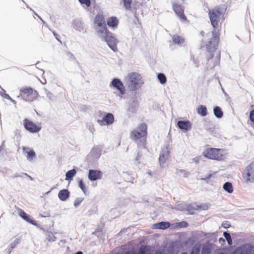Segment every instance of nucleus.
Instances as JSON below:
<instances>
[{"label": "nucleus", "instance_id": "f257e3e1", "mask_svg": "<svg viewBox=\"0 0 254 254\" xmlns=\"http://www.w3.org/2000/svg\"><path fill=\"white\" fill-rule=\"evenodd\" d=\"M221 14L222 13L219 8L215 7L212 10L209 9V19L214 30L212 31V38L206 45L207 52L206 59L209 62L215 57L213 64V67L219 64L220 60V51H217V47L219 40V30L217 28Z\"/></svg>", "mask_w": 254, "mask_h": 254}, {"label": "nucleus", "instance_id": "f03ea898", "mask_svg": "<svg viewBox=\"0 0 254 254\" xmlns=\"http://www.w3.org/2000/svg\"><path fill=\"white\" fill-rule=\"evenodd\" d=\"M147 126L145 123L138 125L136 129L130 133V138L137 142L138 146L140 148L146 149V137L147 133Z\"/></svg>", "mask_w": 254, "mask_h": 254}, {"label": "nucleus", "instance_id": "7ed1b4c3", "mask_svg": "<svg viewBox=\"0 0 254 254\" xmlns=\"http://www.w3.org/2000/svg\"><path fill=\"white\" fill-rule=\"evenodd\" d=\"M221 232L216 231L213 233H205L201 231L196 230L190 232V234L186 233H181L179 234V238H223Z\"/></svg>", "mask_w": 254, "mask_h": 254}, {"label": "nucleus", "instance_id": "20e7f679", "mask_svg": "<svg viewBox=\"0 0 254 254\" xmlns=\"http://www.w3.org/2000/svg\"><path fill=\"white\" fill-rule=\"evenodd\" d=\"M99 34L98 36L100 39L104 42H105L109 47L112 49L114 52L118 51L117 44L119 43V40L115 37L114 34L110 32L108 29L105 31H98Z\"/></svg>", "mask_w": 254, "mask_h": 254}, {"label": "nucleus", "instance_id": "39448f33", "mask_svg": "<svg viewBox=\"0 0 254 254\" xmlns=\"http://www.w3.org/2000/svg\"><path fill=\"white\" fill-rule=\"evenodd\" d=\"M127 82L128 88L131 91L138 90L144 83L142 77L136 72H132L128 74Z\"/></svg>", "mask_w": 254, "mask_h": 254}, {"label": "nucleus", "instance_id": "423d86ee", "mask_svg": "<svg viewBox=\"0 0 254 254\" xmlns=\"http://www.w3.org/2000/svg\"><path fill=\"white\" fill-rule=\"evenodd\" d=\"M38 95V92L30 87H23L20 89L19 94L17 98H20L23 100L31 102L36 99Z\"/></svg>", "mask_w": 254, "mask_h": 254}, {"label": "nucleus", "instance_id": "0eeeda50", "mask_svg": "<svg viewBox=\"0 0 254 254\" xmlns=\"http://www.w3.org/2000/svg\"><path fill=\"white\" fill-rule=\"evenodd\" d=\"M224 152V151L222 149L209 148L203 151V155L210 159L221 161L225 157Z\"/></svg>", "mask_w": 254, "mask_h": 254}, {"label": "nucleus", "instance_id": "6e6552de", "mask_svg": "<svg viewBox=\"0 0 254 254\" xmlns=\"http://www.w3.org/2000/svg\"><path fill=\"white\" fill-rule=\"evenodd\" d=\"M95 30L97 34H99V30L104 31L108 29L104 17L101 14H97L94 20Z\"/></svg>", "mask_w": 254, "mask_h": 254}, {"label": "nucleus", "instance_id": "1a4fd4ad", "mask_svg": "<svg viewBox=\"0 0 254 254\" xmlns=\"http://www.w3.org/2000/svg\"><path fill=\"white\" fill-rule=\"evenodd\" d=\"M243 176L246 183L254 182V161L246 167Z\"/></svg>", "mask_w": 254, "mask_h": 254}, {"label": "nucleus", "instance_id": "9d476101", "mask_svg": "<svg viewBox=\"0 0 254 254\" xmlns=\"http://www.w3.org/2000/svg\"><path fill=\"white\" fill-rule=\"evenodd\" d=\"M110 87H113L118 90L122 95L126 93L125 87L122 80L119 78H115L113 79L110 82Z\"/></svg>", "mask_w": 254, "mask_h": 254}, {"label": "nucleus", "instance_id": "9b49d317", "mask_svg": "<svg viewBox=\"0 0 254 254\" xmlns=\"http://www.w3.org/2000/svg\"><path fill=\"white\" fill-rule=\"evenodd\" d=\"M23 124L25 128L31 133L38 132L41 129V127L37 126L32 121L25 119L23 121Z\"/></svg>", "mask_w": 254, "mask_h": 254}, {"label": "nucleus", "instance_id": "f8f14e48", "mask_svg": "<svg viewBox=\"0 0 254 254\" xmlns=\"http://www.w3.org/2000/svg\"><path fill=\"white\" fill-rule=\"evenodd\" d=\"M169 145H166L164 148L162 149L159 158L160 165L161 167H163L167 159L170 156Z\"/></svg>", "mask_w": 254, "mask_h": 254}, {"label": "nucleus", "instance_id": "ddd939ff", "mask_svg": "<svg viewBox=\"0 0 254 254\" xmlns=\"http://www.w3.org/2000/svg\"><path fill=\"white\" fill-rule=\"evenodd\" d=\"M172 6L173 10L178 16L179 17L181 20L182 21H186L187 17L184 14V10L183 6L180 4L174 2L172 3Z\"/></svg>", "mask_w": 254, "mask_h": 254}, {"label": "nucleus", "instance_id": "4468645a", "mask_svg": "<svg viewBox=\"0 0 254 254\" xmlns=\"http://www.w3.org/2000/svg\"><path fill=\"white\" fill-rule=\"evenodd\" d=\"M88 177L89 180L91 181H94L102 178V173L100 170L90 169Z\"/></svg>", "mask_w": 254, "mask_h": 254}, {"label": "nucleus", "instance_id": "2eb2a0df", "mask_svg": "<svg viewBox=\"0 0 254 254\" xmlns=\"http://www.w3.org/2000/svg\"><path fill=\"white\" fill-rule=\"evenodd\" d=\"M23 152L24 154H26V157L28 161H32L34 158H36V153L33 149L29 147L24 146L22 148Z\"/></svg>", "mask_w": 254, "mask_h": 254}, {"label": "nucleus", "instance_id": "dca6fc26", "mask_svg": "<svg viewBox=\"0 0 254 254\" xmlns=\"http://www.w3.org/2000/svg\"><path fill=\"white\" fill-rule=\"evenodd\" d=\"M19 216L24 220H25L28 223L32 224L34 226H38V223L37 222L34 220L29 214L26 213L25 211L22 210V209H20L19 212Z\"/></svg>", "mask_w": 254, "mask_h": 254}, {"label": "nucleus", "instance_id": "f3484780", "mask_svg": "<svg viewBox=\"0 0 254 254\" xmlns=\"http://www.w3.org/2000/svg\"><path fill=\"white\" fill-rule=\"evenodd\" d=\"M178 127L181 130L188 131L191 128V124L190 121L180 120L177 122Z\"/></svg>", "mask_w": 254, "mask_h": 254}, {"label": "nucleus", "instance_id": "a211bd4d", "mask_svg": "<svg viewBox=\"0 0 254 254\" xmlns=\"http://www.w3.org/2000/svg\"><path fill=\"white\" fill-rule=\"evenodd\" d=\"M134 235L133 232L131 231V228L128 227L122 229L117 234V236L125 237V238H132Z\"/></svg>", "mask_w": 254, "mask_h": 254}, {"label": "nucleus", "instance_id": "6ab92c4d", "mask_svg": "<svg viewBox=\"0 0 254 254\" xmlns=\"http://www.w3.org/2000/svg\"><path fill=\"white\" fill-rule=\"evenodd\" d=\"M252 247L250 245H246L237 248L233 254H250Z\"/></svg>", "mask_w": 254, "mask_h": 254}, {"label": "nucleus", "instance_id": "aec40b11", "mask_svg": "<svg viewBox=\"0 0 254 254\" xmlns=\"http://www.w3.org/2000/svg\"><path fill=\"white\" fill-rule=\"evenodd\" d=\"M152 228L156 229L165 230L169 228H171V224L169 222L161 221L154 224Z\"/></svg>", "mask_w": 254, "mask_h": 254}, {"label": "nucleus", "instance_id": "412c9836", "mask_svg": "<svg viewBox=\"0 0 254 254\" xmlns=\"http://www.w3.org/2000/svg\"><path fill=\"white\" fill-rule=\"evenodd\" d=\"M70 192L67 189H63L58 193L59 198L63 201H66L69 197Z\"/></svg>", "mask_w": 254, "mask_h": 254}, {"label": "nucleus", "instance_id": "4be33fe9", "mask_svg": "<svg viewBox=\"0 0 254 254\" xmlns=\"http://www.w3.org/2000/svg\"><path fill=\"white\" fill-rule=\"evenodd\" d=\"M72 25L73 28L77 31L81 32L83 30L84 27L83 23L78 19L73 20L72 22Z\"/></svg>", "mask_w": 254, "mask_h": 254}, {"label": "nucleus", "instance_id": "5701e85b", "mask_svg": "<svg viewBox=\"0 0 254 254\" xmlns=\"http://www.w3.org/2000/svg\"><path fill=\"white\" fill-rule=\"evenodd\" d=\"M189 224L187 221H182L180 222L171 224V229H176L178 228H187Z\"/></svg>", "mask_w": 254, "mask_h": 254}, {"label": "nucleus", "instance_id": "b1692460", "mask_svg": "<svg viewBox=\"0 0 254 254\" xmlns=\"http://www.w3.org/2000/svg\"><path fill=\"white\" fill-rule=\"evenodd\" d=\"M107 23L109 27L115 28L118 25L119 20L116 17L112 16L108 19Z\"/></svg>", "mask_w": 254, "mask_h": 254}, {"label": "nucleus", "instance_id": "393cba45", "mask_svg": "<svg viewBox=\"0 0 254 254\" xmlns=\"http://www.w3.org/2000/svg\"><path fill=\"white\" fill-rule=\"evenodd\" d=\"M103 118L106 125H110L114 122V117L112 113H107Z\"/></svg>", "mask_w": 254, "mask_h": 254}, {"label": "nucleus", "instance_id": "a878e982", "mask_svg": "<svg viewBox=\"0 0 254 254\" xmlns=\"http://www.w3.org/2000/svg\"><path fill=\"white\" fill-rule=\"evenodd\" d=\"M213 113L216 118L221 119L223 117V112L219 106H215L213 108Z\"/></svg>", "mask_w": 254, "mask_h": 254}, {"label": "nucleus", "instance_id": "bb28decb", "mask_svg": "<svg viewBox=\"0 0 254 254\" xmlns=\"http://www.w3.org/2000/svg\"><path fill=\"white\" fill-rule=\"evenodd\" d=\"M77 172L75 169L68 170L65 174V180L71 181L76 175Z\"/></svg>", "mask_w": 254, "mask_h": 254}, {"label": "nucleus", "instance_id": "cd10ccee", "mask_svg": "<svg viewBox=\"0 0 254 254\" xmlns=\"http://www.w3.org/2000/svg\"><path fill=\"white\" fill-rule=\"evenodd\" d=\"M197 113L200 115L202 117H205L207 115V110L205 106L200 105L197 108Z\"/></svg>", "mask_w": 254, "mask_h": 254}, {"label": "nucleus", "instance_id": "c85d7f7f", "mask_svg": "<svg viewBox=\"0 0 254 254\" xmlns=\"http://www.w3.org/2000/svg\"><path fill=\"white\" fill-rule=\"evenodd\" d=\"M223 189L228 193H231L233 191V187L231 183L227 182L223 185Z\"/></svg>", "mask_w": 254, "mask_h": 254}, {"label": "nucleus", "instance_id": "c756f323", "mask_svg": "<svg viewBox=\"0 0 254 254\" xmlns=\"http://www.w3.org/2000/svg\"><path fill=\"white\" fill-rule=\"evenodd\" d=\"M187 208V204L185 202L178 204L174 207H172V209L181 211H185Z\"/></svg>", "mask_w": 254, "mask_h": 254}, {"label": "nucleus", "instance_id": "7c9ffc66", "mask_svg": "<svg viewBox=\"0 0 254 254\" xmlns=\"http://www.w3.org/2000/svg\"><path fill=\"white\" fill-rule=\"evenodd\" d=\"M19 243V239H16L13 243H11L9 247L6 250L8 252V254H10L12 249H14Z\"/></svg>", "mask_w": 254, "mask_h": 254}, {"label": "nucleus", "instance_id": "2f4dec72", "mask_svg": "<svg viewBox=\"0 0 254 254\" xmlns=\"http://www.w3.org/2000/svg\"><path fill=\"white\" fill-rule=\"evenodd\" d=\"M172 40L175 44H180L183 43L184 41V39L180 36L174 35L172 37Z\"/></svg>", "mask_w": 254, "mask_h": 254}, {"label": "nucleus", "instance_id": "473e14b6", "mask_svg": "<svg viewBox=\"0 0 254 254\" xmlns=\"http://www.w3.org/2000/svg\"><path fill=\"white\" fill-rule=\"evenodd\" d=\"M157 78L161 84H164L167 81L165 75L163 73H159L157 75Z\"/></svg>", "mask_w": 254, "mask_h": 254}, {"label": "nucleus", "instance_id": "72a5a7b5", "mask_svg": "<svg viewBox=\"0 0 254 254\" xmlns=\"http://www.w3.org/2000/svg\"><path fill=\"white\" fill-rule=\"evenodd\" d=\"M195 210H197V207L195 205L192 204H187V208L186 210L188 211L190 214H193V211Z\"/></svg>", "mask_w": 254, "mask_h": 254}, {"label": "nucleus", "instance_id": "f704fd0d", "mask_svg": "<svg viewBox=\"0 0 254 254\" xmlns=\"http://www.w3.org/2000/svg\"><path fill=\"white\" fill-rule=\"evenodd\" d=\"M78 186L80 189L82 190L85 194H86L87 190L86 187L82 180L80 179L78 181Z\"/></svg>", "mask_w": 254, "mask_h": 254}, {"label": "nucleus", "instance_id": "c9c22d12", "mask_svg": "<svg viewBox=\"0 0 254 254\" xmlns=\"http://www.w3.org/2000/svg\"><path fill=\"white\" fill-rule=\"evenodd\" d=\"M92 234L95 235L98 238H102V236L103 234V231L102 228H97L96 230L92 233Z\"/></svg>", "mask_w": 254, "mask_h": 254}, {"label": "nucleus", "instance_id": "e433bc0d", "mask_svg": "<svg viewBox=\"0 0 254 254\" xmlns=\"http://www.w3.org/2000/svg\"><path fill=\"white\" fill-rule=\"evenodd\" d=\"M149 248L147 246H142L139 250L137 254H146V253L149 251Z\"/></svg>", "mask_w": 254, "mask_h": 254}, {"label": "nucleus", "instance_id": "4c0bfd02", "mask_svg": "<svg viewBox=\"0 0 254 254\" xmlns=\"http://www.w3.org/2000/svg\"><path fill=\"white\" fill-rule=\"evenodd\" d=\"M81 5H85L87 7H89L91 5L90 0H78Z\"/></svg>", "mask_w": 254, "mask_h": 254}, {"label": "nucleus", "instance_id": "58836bf2", "mask_svg": "<svg viewBox=\"0 0 254 254\" xmlns=\"http://www.w3.org/2000/svg\"><path fill=\"white\" fill-rule=\"evenodd\" d=\"M137 107L134 106L133 104L130 103L129 104V106L127 109V111L128 112H131L132 113H134L136 112L137 110Z\"/></svg>", "mask_w": 254, "mask_h": 254}, {"label": "nucleus", "instance_id": "ea45409f", "mask_svg": "<svg viewBox=\"0 0 254 254\" xmlns=\"http://www.w3.org/2000/svg\"><path fill=\"white\" fill-rule=\"evenodd\" d=\"M123 2L125 8L128 10L130 9L131 8L130 5L132 2V0H124Z\"/></svg>", "mask_w": 254, "mask_h": 254}, {"label": "nucleus", "instance_id": "a19ab883", "mask_svg": "<svg viewBox=\"0 0 254 254\" xmlns=\"http://www.w3.org/2000/svg\"><path fill=\"white\" fill-rule=\"evenodd\" d=\"M83 200H84L83 198H81V197L76 198L74 201V206L75 207H78L80 204V203L83 201Z\"/></svg>", "mask_w": 254, "mask_h": 254}, {"label": "nucleus", "instance_id": "79ce46f5", "mask_svg": "<svg viewBox=\"0 0 254 254\" xmlns=\"http://www.w3.org/2000/svg\"><path fill=\"white\" fill-rule=\"evenodd\" d=\"M200 248L197 246H194L191 249L190 254H199Z\"/></svg>", "mask_w": 254, "mask_h": 254}, {"label": "nucleus", "instance_id": "37998d69", "mask_svg": "<svg viewBox=\"0 0 254 254\" xmlns=\"http://www.w3.org/2000/svg\"><path fill=\"white\" fill-rule=\"evenodd\" d=\"M195 206L197 207V209H200L203 210H206L208 209V206L207 204H201V205H198L195 204Z\"/></svg>", "mask_w": 254, "mask_h": 254}, {"label": "nucleus", "instance_id": "c03bdc74", "mask_svg": "<svg viewBox=\"0 0 254 254\" xmlns=\"http://www.w3.org/2000/svg\"><path fill=\"white\" fill-rule=\"evenodd\" d=\"M45 92L48 98L50 100H53L54 99V95L52 93L48 91L47 89H45Z\"/></svg>", "mask_w": 254, "mask_h": 254}, {"label": "nucleus", "instance_id": "a18cd8bd", "mask_svg": "<svg viewBox=\"0 0 254 254\" xmlns=\"http://www.w3.org/2000/svg\"><path fill=\"white\" fill-rule=\"evenodd\" d=\"M91 154H95L96 155V157L99 158L100 156V154L99 153V150L97 148H93L92 151L90 152Z\"/></svg>", "mask_w": 254, "mask_h": 254}, {"label": "nucleus", "instance_id": "49530a36", "mask_svg": "<svg viewBox=\"0 0 254 254\" xmlns=\"http://www.w3.org/2000/svg\"><path fill=\"white\" fill-rule=\"evenodd\" d=\"M49 29L52 31V32L53 33L54 37H55V38L59 41L60 42V43H62L61 41L60 40V35L59 34H58L54 30H52V29H51L50 28H49Z\"/></svg>", "mask_w": 254, "mask_h": 254}, {"label": "nucleus", "instance_id": "de8ad7c7", "mask_svg": "<svg viewBox=\"0 0 254 254\" xmlns=\"http://www.w3.org/2000/svg\"><path fill=\"white\" fill-rule=\"evenodd\" d=\"M210 249L205 247H203L201 251V254H210Z\"/></svg>", "mask_w": 254, "mask_h": 254}, {"label": "nucleus", "instance_id": "09e8293b", "mask_svg": "<svg viewBox=\"0 0 254 254\" xmlns=\"http://www.w3.org/2000/svg\"><path fill=\"white\" fill-rule=\"evenodd\" d=\"M132 102L131 103L133 104L134 106L138 108V101L137 98L135 96L131 98Z\"/></svg>", "mask_w": 254, "mask_h": 254}, {"label": "nucleus", "instance_id": "8fccbe9b", "mask_svg": "<svg viewBox=\"0 0 254 254\" xmlns=\"http://www.w3.org/2000/svg\"><path fill=\"white\" fill-rule=\"evenodd\" d=\"M221 226L224 228L227 229V228L230 227L231 224L229 221H225L222 223Z\"/></svg>", "mask_w": 254, "mask_h": 254}, {"label": "nucleus", "instance_id": "3c124183", "mask_svg": "<svg viewBox=\"0 0 254 254\" xmlns=\"http://www.w3.org/2000/svg\"><path fill=\"white\" fill-rule=\"evenodd\" d=\"M191 61H192L193 63V64H195V66L196 67H198L199 66V61L195 59L194 56H191Z\"/></svg>", "mask_w": 254, "mask_h": 254}, {"label": "nucleus", "instance_id": "603ef678", "mask_svg": "<svg viewBox=\"0 0 254 254\" xmlns=\"http://www.w3.org/2000/svg\"><path fill=\"white\" fill-rule=\"evenodd\" d=\"M142 152L140 150H139L138 151V153H137V156H136L135 158V161L136 162H138L140 159L141 158V157H142Z\"/></svg>", "mask_w": 254, "mask_h": 254}, {"label": "nucleus", "instance_id": "864d4df0", "mask_svg": "<svg viewBox=\"0 0 254 254\" xmlns=\"http://www.w3.org/2000/svg\"><path fill=\"white\" fill-rule=\"evenodd\" d=\"M250 120L254 124V110H252L250 113Z\"/></svg>", "mask_w": 254, "mask_h": 254}, {"label": "nucleus", "instance_id": "5fc2aeb1", "mask_svg": "<svg viewBox=\"0 0 254 254\" xmlns=\"http://www.w3.org/2000/svg\"><path fill=\"white\" fill-rule=\"evenodd\" d=\"M2 93H3L2 92H0V95L2 97H3L5 99H6L9 100H11V98L10 97V96L8 94L5 93L4 94H3Z\"/></svg>", "mask_w": 254, "mask_h": 254}, {"label": "nucleus", "instance_id": "6e6d98bb", "mask_svg": "<svg viewBox=\"0 0 254 254\" xmlns=\"http://www.w3.org/2000/svg\"><path fill=\"white\" fill-rule=\"evenodd\" d=\"M223 236L224 237V238H231L230 234L227 231L224 232Z\"/></svg>", "mask_w": 254, "mask_h": 254}, {"label": "nucleus", "instance_id": "4d7b16f0", "mask_svg": "<svg viewBox=\"0 0 254 254\" xmlns=\"http://www.w3.org/2000/svg\"><path fill=\"white\" fill-rule=\"evenodd\" d=\"M201 158V156H197L194 157L192 159L193 162H195L196 164H198L199 162L200 159Z\"/></svg>", "mask_w": 254, "mask_h": 254}, {"label": "nucleus", "instance_id": "13d9d810", "mask_svg": "<svg viewBox=\"0 0 254 254\" xmlns=\"http://www.w3.org/2000/svg\"><path fill=\"white\" fill-rule=\"evenodd\" d=\"M97 122L100 126H104L106 125L105 121H104V118H103L102 120H98Z\"/></svg>", "mask_w": 254, "mask_h": 254}, {"label": "nucleus", "instance_id": "bf43d9fd", "mask_svg": "<svg viewBox=\"0 0 254 254\" xmlns=\"http://www.w3.org/2000/svg\"><path fill=\"white\" fill-rule=\"evenodd\" d=\"M181 172H182V173H184V177H187L189 175V173L185 170H180V171Z\"/></svg>", "mask_w": 254, "mask_h": 254}, {"label": "nucleus", "instance_id": "052dcab7", "mask_svg": "<svg viewBox=\"0 0 254 254\" xmlns=\"http://www.w3.org/2000/svg\"><path fill=\"white\" fill-rule=\"evenodd\" d=\"M212 174H209L208 175L206 176L204 178H202L201 180L207 181L209 180L212 177Z\"/></svg>", "mask_w": 254, "mask_h": 254}, {"label": "nucleus", "instance_id": "680f3d73", "mask_svg": "<svg viewBox=\"0 0 254 254\" xmlns=\"http://www.w3.org/2000/svg\"><path fill=\"white\" fill-rule=\"evenodd\" d=\"M18 177H19V174H18V173L14 174L13 175L10 176V178L12 179Z\"/></svg>", "mask_w": 254, "mask_h": 254}, {"label": "nucleus", "instance_id": "e2e57ef3", "mask_svg": "<svg viewBox=\"0 0 254 254\" xmlns=\"http://www.w3.org/2000/svg\"><path fill=\"white\" fill-rule=\"evenodd\" d=\"M205 128H206L208 131H209L210 132H211V133H212V132L214 130V127H210V128H206V127H205Z\"/></svg>", "mask_w": 254, "mask_h": 254}, {"label": "nucleus", "instance_id": "0e129e2a", "mask_svg": "<svg viewBox=\"0 0 254 254\" xmlns=\"http://www.w3.org/2000/svg\"><path fill=\"white\" fill-rule=\"evenodd\" d=\"M28 176V174L26 173H21L20 174H19V177L23 178L24 176Z\"/></svg>", "mask_w": 254, "mask_h": 254}, {"label": "nucleus", "instance_id": "69168bd1", "mask_svg": "<svg viewBox=\"0 0 254 254\" xmlns=\"http://www.w3.org/2000/svg\"><path fill=\"white\" fill-rule=\"evenodd\" d=\"M89 130L92 133L95 130L94 127L93 126H92V127L90 126L89 127Z\"/></svg>", "mask_w": 254, "mask_h": 254}, {"label": "nucleus", "instance_id": "338daca9", "mask_svg": "<svg viewBox=\"0 0 254 254\" xmlns=\"http://www.w3.org/2000/svg\"><path fill=\"white\" fill-rule=\"evenodd\" d=\"M229 245H231L233 244L232 240L233 239H226Z\"/></svg>", "mask_w": 254, "mask_h": 254}, {"label": "nucleus", "instance_id": "774afa93", "mask_svg": "<svg viewBox=\"0 0 254 254\" xmlns=\"http://www.w3.org/2000/svg\"><path fill=\"white\" fill-rule=\"evenodd\" d=\"M222 91H223L225 96L229 98L228 94L225 91L224 89L223 88H222Z\"/></svg>", "mask_w": 254, "mask_h": 254}]
</instances>
